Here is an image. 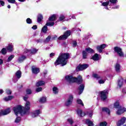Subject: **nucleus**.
Here are the masks:
<instances>
[{
	"instance_id": "obj_15",
	"label": "nucleus",
	"mask_w": 126,
	"mask_h": 126,
	"mask_svg": "<svg viewBox=\"0 0 126 126\" xmlns=\"http://www.w3.org/2000/svg\"><path fill=\"white\" fill-rule=\"evenodd\" d=\"M126 111V109L124 107H120V108L118 109L117 110L116 114L117 115H122V114H123L124 112Z\"/></svg>"
},
{
	"instance_id": "obj_56",
	"label": "nucleus",
	"mask_w": 126,
	"mask_h": 126,
	"mask_svg": "<svg viewBox=\"0 0 126 126\" xmlns=\"http://www.w3.org/2000/svg\"><path fill=\"white\" fill-rule=\"evenodd\" d=\"M0 4H1V5L3 6V5H4V2L2 0H0Z\"/></svg>"
},
{
	"instance_id": "obj_2",
	"label": "nucleus",
	"mask_w": 126,
	"mask_h": 126,
	"mask_svg": "<svg viewBox=\"0 0 126 126\" xmlns=\"http://www.w3.org/2000/svg\"><path fill=\"white\" fill-rule=\"evenodd\" d=\"M30 109V102L27 101L25 104V108H23L21 105H18L13 108L14 113L16 116H18L19 114L23 115V114H26L27 111Z\"/></svg>"
},
{
	"instance_id": "obj_1",
	"label": "nucleus",
	"mask_w": 126,
	"mask_h": 126,
	"mask_svg": "<svg viewBox=\"0 0 126 126\" xmlns=\"http://www.w3.org/2000/svg\"><path fill=\"white\" fill-rule=\"evenodd\" d=\"M69 54L68 53H61L60 54L59 57L56 60L54 63L56 66L59 64L62 65V66L66 65L67 63V61L69 59Z\"/></svg>"
},
{
	"instance_id": "obj_44",
	"label": "nucleus",
	"mask_w": 126,
	"mask_h": 126,
	"mask_svg": "<svg viewBox=\"0 0 126 126\" xmlns=\"http://www.w3.org/2000/svg\"><path fill=\"white\" fill-rule=\"evenodd\" d=\"M2 55H5L6 54V49L5 48H3L0 51Z\"/></svg>"
},
{
	"instance_id": "obj_61",
	"label": "nucleus",
	"mask_w": 126,
	"mask_h": 126,
	"mask_svg": "<svg viewBox=\"0 0 126 126\" xmlns=\"http://www.w3.org/2000/svg\"><path fill=\"white\" fill-rule=\"evenodd\" d=\"M3 93V90H0V95H1Z\"/></svg>"
},
{
	"instance_id": "obj_59",
	"label": "nucleus",
	"mask_w": 126,
	"mask_h": 126,
	"mask_svg": "<svg viewBox=\"0 0 126 126\" xmlns=\"http://www.w3.org/2000/svg\"><path fill=\"white\" fill-rule=\"evenodd\" d=\"M119 7H120V6L119 5H117V6L113 7V8L114 9H118V8H119Z\"/></svg>"
},
{
	"instance_id": "obj_26",
	"label": "nucleus",
	"mask_w": 126,
	"mask_h": 126,
	"mask_svg": "<svg viewBox=\"0 0 126 126\" xmlns=\"http://www.w3.org/2000/svg\"><path fill=\"white\" fill-rule=\"evenodd\" d=\"M115 67L117 72H120V70L121 69V65H120V64H119L118 63H116Z\"/></svg>"
},
{
	"instance_id": "obj_29",
	"label": "nucleus",
	"mask_w": 126,
	"mask_h": 126,
	"mask_svg": "<svg viewBox=\"0 0 126 126\" xmlns=\"http://www.w3.org/2000/svg\"><path fill=\"white\" fill-rule=\"evenodd\" d=\"M102 111L103 112H106V113H107L109 115L111 114V111H110V110L107 107L102 108Z\"/></svg>"
},
{
	"instance_id": "obj_41",
	"label": "nucleus",
	"mask_w": 126,
	"mask_h": 126,
	"mask_svg": "<svg viewBox=\"0 0 126 126\" xmlns=\"http://www.w3.org/2000/svg\"><path fill=\"white\" fill-rule=\"evenodd\" d=\"M64 18H65V17L63 16V15H61L59 17V21H63V20H64Z\"/></svg>"
},
{
	"instance_id": "obj_42",
	"label": "nucleus",
	"mask_w": 126,
	"mask_h": 126,
	"mask_svg": "<svg viewBox=\"0 0 126 126\" xmlns=\"http://www.w3.org/2000/svg\"><path fill=\"white\" fill-rule=\"evenodd\" d=\"M20 121H21V118L19 117H17L15 120V123L17 124V123H19L20 122Z\"/></svg>"
},
{
	"instance_id": "obj_3",
	"label": "nucleus",
	"mask_w": 126,
	"mask_h": 126,
	"mask_svg": "<svg viewBox=\"0 0 126 126\" xmlns=\"http://www.w3.org/2000/svg\"><path fill=\"white\" fill-rule=\"evenodd\" d=\"M66 80L68 81V82H69L70 83L71 82H77V83H79V84H80V83H82V77L81 76H79L78 78H75L72 77V76H66L65 77Z\"/></svg>"
},
{
	"instance_id": "obj_28",
	"label": "nucleus",
	"mask_w": 126,
	"mask_h": 126,
	"mask_svg": "<svg viewBox=\"0 0 126 126\" xmlns=\"http://www.w3.org/2000/svg\"><path fill=\"white\" fill-rule=\"evenodd\" d=\"M124 83V80L121 78L118 81V86L122 87L123 84Z\"/></svg>"
},
{
	"instance_id": "obj_55",
	"label": "nucleus",
	"mask_w": 126,
	"mask_h": 126,
	"mask_svg": "<svg viewBox=\"0 0 126 126\" xmlns=\"http://www.w3.org/2000/svg\"><path fill=\"white\" fill-rule=\"evenodd\" d=\"M88 115L89 116V117H92V116H93V112L91 111L89 113H88Z\"/></svg>"
},
{
	"instance_id": "obj_58",
	"label": "nucleus",
	"mask_w": 126,
	"mask_h": 126,
	"mask_svg": "<svg viewBox=\"0 0 126 126\" xmlns=\"http://www.w3.org/2000/svg\"><path fill=\"white\" fill-rule=\"evenodd\" d=\"M55 53H51L50 54V58H52V57H54V56H55Z\"/></svg>"
},
{
	"instance_id": "obj_9",
	"label": "nucleus",
	"mask_w": 126,
	"mask_h": 126,
	"mask_svg": "<svg viewBox=\"0 0 126 126\" xmlns=\"http://www.w3.org/2000/svg\"><path fill=\"white\" fill-rule=\"evenodd\" d=\"M89 66V65H88V64H84L83 65H79L77 67V71H80V70H83L84 69H86V68H87V67H88Z\"/></svg>"
},
{
	"instance_id": "obj_18",
	"label": "nucleus",
	"mask_w": 126,
	"mask_h": 126,
	"mask_svg": "<svg viewBox=\"0 0 126 126\" xmlns=\"http://www.w3.org/2000/svg\"><path fill=\"white\" fill-rule=\"evenodd\" d=\"M25 60H26V56L24 55H22L18 59V62L19 63H22Z\"/></svg>"
},
{
	"instance_id": "obj_7",
	"label": "nucleus",
	"mask_w": 126,
	"mask_h": 126,
	"mask_svg": "<svg viewBox=\"0 0 126 126\" xmlns=\"http://www.w3.org/2000/svg\"><path fill=\"white\" fill-rule=\"evenodd\" d=\"M21 71L18 70L15 73V76L13 78L14 82H17L18 80L21 77Z\"/></svg>"
},
{
	"instance_id": "obj_43",
	"label": "nucleus",
	"mask_w": 126,
	"mask_h": 126,
	"mask_svg": "<svg viewBox=\"0 0 126 126\" xmlns=\"http://www.w3.org/2000/svg\"><path fill=\"white\" fill-rule=\"evenodd\" d=\"M93 77L94 78H97V79H99V78H101V77L98 75L97 74H94L93 75Z\"/></svg>"
},
{
	"instance_id": "obj_31",
	"label": "nucleus",
	"mask_w": 126,
	"mask_h": 126,
	"mask_svg": "<svg viewBox=\"0 0 126 126\" xmlns=\"http://www.w3.org/2000/svg\"><path fill=\"white\" fill-rule=\"evenodd\" d=\"M47 101V98L46 97H42L40 98L39 102L40 103H46V101Z\"/></svg>"
},
{
	"instance_id": "obj_10",
	"label": "nucleus",
	"mask_w": 126,
	"mask_h": 126,
	"mask_svg": "<svg viewBox=\"0 0 126 126\" xmlns=\"http://www.w3.org/2000/svg\"><path fill=\"white\" fill-rule=\"evenodd\" d=\"M41 113V110H36L32 112L31 117L32 118H36Z\"/></svg>"
},
{
	"instance_id": "obj_46",
	"label": "nucleus",
	"mask_w": 126,
	"mask_h": 126,
	"mask_svg": "<svg viewBox=\"0 0 126 126\" xmlns=\"http://www.w3.org/2000/svg\"><path fill=\"white\" fill-rule=\"evenodd\" d=\"M26 22L27 23H28V24H31L32 23V20H31V19L28 18V19H27L26 20Z\"/></svg>"
},
{
	"instance_id": "obj_12",
	"label": "nucleus",
	"mask_w": 126,
	"mask_h": 126,
	"mask_svg": "<svg viewBox=\"0 0 126 126\" xmlns=\"http://www.w3.org/2000/svg\"><path fill=\"white\" fill-rule=\"evenodd\" d=\"M72 100H73V96L72 95H69L68 99L65 103L66 106H69L71 105L72 103Z\"/></svg>"
},
{
	"instance_id": "obj_50",
	"label": "nucleus",
	"mask_w": 126,
	"mask_h": 126,
	"mask_svg": "<svg viewBox=\"0 0 126 126\" xmlns=\"http://www.w3.org/2000/svg\"><path fill=\"white\" fill-rule=\"evenodd\" d=\"M42 90H43V89H42L41 87L37 88L36 89V92H41V91H42Z\"/></svg>"
},
{
	"instance_id": "obj_23",
	"label": "nucleus",
	"mask_w": 126,
	"mask_h": 126,
	"mask_svg": "<svg viewBox=\"0 0 126 126\" xmlns=\"http://www.w3.org/2000/svg\"><path fill=\"white\" fill-rule=\"evenodd\" d=\"M6 50L9 52H12L13 51V45L9 44L6 47Z\"/></svg>"
},
{
	"instance_id": "obj_4",
	"label": "nucleus",
	"mask_w": 126,
	"mask_h": 126,
	"mask_svg": "<svg viewBox=\"0 0 126 126\" xmlns=\"http://www.w3.org/2000/svg\"><path fill=\"white\" fill-rule=\"evenodd\" d=\"M39 51L38 49L36 48H32V49H25L24 51V54H28V56L29 55H35L37 53V52Z\"/></svg>"
},
{
	"instance_id": "obj_62",
	"label": "nucleus",
	"mask_w": 126,
	"mask_h": 126,
	"mask_svg": "<svg viewBox=\"0 0 126 126\" xmlns=\"http://www.w3.org/2000/svg\"><path fill=\"white\" fill-rule=\"evenodd\" d=\"M3 63V61H2V60L0 59V65L2 64Z\"/></svg>"
},
{
	"instance_id": "obj_13",
	"label": "nucleus",
	"mask_w": 126,
	"mask_h": 126,
	"mask_svg": "<svg viewBox=\"0 0 126 126\" xmlns=\"http://www.w3.org/2000/svg\"><path fill=\"white\" fill-rule=\"evenodd\" d=\"M126 118L125 117H122L118 122L117 126H123L125 123H126Z\"/></svg>"
},
{
	"instance_id": "obj_21",
	"label": "nucleus",
	"mask_w": 126,
	"mask_h": 126,
	"mask_svg": "<svg viewBox=\"0 0 126 126\" xmlns=\"http://www.w3.org/2000/svg\"><path fill=\"white\" fill-rule=\"evenodd\" d=\"M77 114L80 117H84L85 116V113L83 112L81 110H78L77 111Z\"/></svg>"
},
{
	"instance_id": "obj_37",
	"label": "nucleus",
	"mask_w": 126,
	"mask_h": 126,
	"mask_svg": "<svg viewBox=\"0 0 126 126\" xmlns=\"http://www.w3.org/2000/svg\"><path fill=\"white\" fill-rule=\"evenodd\" d=\"M77 104H79V105H81L82 106H84V104H83L82 100H81V99H78L77 100Z\"/></svg>"
},
{
	"instance_id": "obj_47",
	"label": "nucleus",
	"mask_w": 126,
	"mask_h": 126,
	"mask_svg": "<svg viewBox=\"0 0 126 126\" xmlns=\"http://www.w3.org/2000/svg\"><path fill=\"white\" fill-rule=\"evenodd\" d=\"M109 1L111 4H115L117 3V1H118V0H110Z\"/></svg>"
},
{
	"instance_id": "obj_33",
	"label": "nucleus",
	"mask_w": 126,
	"mask_h": 126,
	"mask_svg": "<svg viewBox=\"0 0 126 126\" xmlns=\"http://www.w3.org/2000/svg\"><path fill=\"white\" fill-rule=\"evenodd\" d=\"M43 19V16L41 14H39L37 16V22H41Z\"/></svg>"
},
{
	"instance_id": "obj_64",
	"label": "nucleus",
	"mask_w": 126,
	"mask_h": 126,
	"mask_svg": "<svg viewBox=\"0 0 126 126\" xmlns=\"http://www.w3.org/2000/svg\"><path fill=\"white\" fill-rule=\"evenodd\" d=\"M19 1H21V2H24V1H25V0H18Z\"/></svg>"
},
{
	"instance_id": "obj_48",
	"label": "nucleus",
	"mask_w": 126,
	"mask_h": 126,
	"mask_svg": "<svg viewBox=\"0 0 126 126\" xmlns=\"http://www.w3.org/2000/svg\"><path fill=\"white\" fill-rule=\"evenodd\" d=\"M100 126H107V122H103L100 123Z\"/></svg>"
},
{
	"instance_id": "obj_60",
	"label": "nucleus",
	"mask_w": 126,
	"mask_h": 126,
	"mask_svg": "<svg viewBox=\"0 0 126 126\" xmlns=\"http://www.w3.org/2000/svg\"><path fill=\"white\" fill-rule=\"evenodd\" d=\"M28 99V96H24V100L25 101H27V99Z\"/></svg>"
},
{
	"instance_id": "obj_30",
	"label": "nucleus",
	"mask_w": 126,
	"mask_h": 126,
	"mask_svg": "<svg viewBox=\"0 0 126 126\" xmlns=\"http://www.w3.org/2000/svg\"><path fill=\"white\" fill-rule=\"evenodd\" d=\"M86 52L89 53L90 54H92V53H94V50L89 47L86 49Z\"/></svg>"
},
{
	"instance_id": "obj_49",
	"label": "nucleus",
	"mask_w": 126,
	"mask_h": 126,
	"mask_svg": "<svg viewBox=\"0 0 126 126\" xmlns=\"http://www.w3.org/2000/svg\"><path fill=\"white\" fill-rule=\"evenodd\" d=\"M68 123H69L71 125H72L73 124V120H72V119L70 118L67 119Z\"/></svg>"
},
{
	"instance_id": "obj_38",
	"label": "nucleus",
	"mask_w": 126,
	"mask_h": 126,
	"mask_svg": "<svg viewBox=\"0 0 126 126\" xmlns=\"http://www.w3.org/2000/svg\"><path fill=\"white\" fill-rule=\"evenodd\" d=\"M108 4H110V1H109L102 2V3L101 4V5H102V6H108Z\"/></svg>"
},
{
	"instance_id": "obj_8",
	"label": "nucleus",
	"mask_w": 126,
	"mask_h": 126,
	"mask_svg": "<svg viewBox=\"0 0 126 126\" xmlns=\"http://www.w3.org/2000/svg\"><path fill=\"white\" fill-rule=\"evenodd\" d=\"M108 92H109L108 91V90H105L100 93L101 99L102 100V101H104V100H106L107 99V94H108Z\"/></svg>"
},
{
	"instance_id": "obj_22",
	"label": "nucleus",
	"mask_w": 126,
	"mask_h": 126,
	"mask_svg": "<svg viewBox=\"0 0 126 126\" xmlns=\"http://www.w3.org/2000/svg\"><path fill=\"white\" fill-rule=\"evenodd\" d=\"M49 21H55V20H57V15H53L51 17L49 18Z\"/></svg>"
},
{
	"instance_id": "obj_51",
	"label": "nucleus",
	"mask_w": 126,
	"mask_h": 126,
	"mask_svg": "<svg viewBox=\"0 0 126 126\" xmlns=\"http://www.w3.org/2000/svg\"><path fill=\"white\" fill-rule=\"evenodd\" d=\"M26 92H27V94H32V91H31V89H28L26 91Z\"/></svg>"
},
{
	"instance_id": "obj_53",
	"label": "nucleus",
	"mask_w": 126,
	"mask_h": 126,
	"mask_svg": "<svg viewBox=\"0 0 126 126\" xmlns=\"http://www.w3.org/2000/svg\"><path fill=\"white\" fill-rule=\"evenodd\" d=\"M8 1L10 3H15V0H8Z\"/></svg>"
},
{
	"instance_id": "obj_24",
	"label": "nucleus",
	"mask_w": 126,
	"mask_h": 126,
	"mask_svg": "<svg viewBox=\"0 0 126 126\" xmlns=\"http://www.w3.org/2000/svg\"><path fill=\"white\" fill-rule=\"evenodd\" d=\"M53 93L55 95H57L59 93V89H58L56 87H54L52 89Z\"/></svg>"
},
{
	"instance_id": "obj_36",
	"label": "nucleus",
	"mask_w": 126,
	"mask_h": 126,
	"mask_svg": "<svg viewBox=\"0 0 126 126\" xmlns=\"http://www.w3.org/2000/svg\"><path fill=\"white\" fill-rule=\"evenodd\" d=\"M83 58L87 59V52L85 51H83Z\"/></svg>"
},
{
	"instance_id": "obj_20",
	"label": "nucleus",
	"mask_w": 126,
	"mask_h": 126,
	"mask_svg": "<svg viewBox=\"0 0 126 126\" xmlns=\"http://www.w3.org/2000/svg\"><path fill=\"white\" fill-rule=\"evenodd\" d=\"M43 85H45V82L43 81H39L36 83V86L37 87H39V86H43Z\"/></svg>"
},
{
	"instance_id": "obj_32",
	"label": "nucleus",
	"mask_w": 126,
	"mask_h": 126,
	"mask_svg": "<svg viewBox=\"0 0 126 126\" xmlns=\"http://www.w3.org/2000/svg\"><path fill=\"white\" fill-rule=\"evenodd\" d=\"M114 108L116 109H120V108H122V107L120 106V103H119L118 101H117L114 103Z\"/></svg>"
},
{
	"instance_id": "obj_17",
	"label": "nucleus",
	"mask_w": 126,
	"mask_h": 126,
	"mask_svg": "<svg viewBox=\"0 0 126 126\" xmlns=\"http://www.w3.org/2000/svg\"><path fill=\"white\" fill-rule=\"evenodd\" d=\"M13 98H14V97L13 96L9 95L7 97H5L3 99L4 100V101H5V102H7L8 101H10V100H12V99H13Z\"/></svg>"
},
{
	"instance_id": "obj_19",
	"label": "nucleus",
	"mask_w": 126,
	"mask_h": 126,
	"mask_svg": "<svg viewBox=\"0 0 126 126\" xmlns=\"http://www.w3.org/2000/svg\"><path fill=\"white\" fill-rule=\"evenodd\" d=\"M79 95H80L83 92V90H84V85L83 84H81L79 87Z\"/></svg>"
},
{
	"instance_id": "obj_35",
	"label": "nucleus",
	"mask_w": 126,
	"mask_h": 126,
	"mask_svg": "<svg viewBox=\"0 0 126 126\" xmlns=\"http://www.w3.org/2000/svg\"><path fill=\"white\" fill-rule=\"evenodd\" d=\"M14 58V55H11L8 58V59L7 60V62L8 63H9V62H11V61H12V59H13Z\"/></svg>"
},
{
	"instance_id": "obj_16",
	"label": "nucleus",
	"mask_w": 126,
	"mask_h": 126,
	"mask_svg": "<svg viewBox=\"0 0 126 126\" xmlns=\"http://www.w3.org/2000/svg\"><path fill=\"white\" fill-rule=\"evenodd\" d=\"M32 73H34V74H37L40 72V69L39 68H37L34 66H32Z\"/></svg>"
},
{
	"instance_id": "obj_40",
	"label": "nucleus",
	"mask_w": 126,
	"mask_h": 126,
	"mask_svg": "<svg viewBox=\"0 0 126 126\" xmlns=\"http://www.w3.org/2000/svg\"><path fill=\"white\" fill-rule=\"evenodd\" d=\"M51 35H49L45 40V43H48V42H50L51 40Z\"/></svg>"
},
{
	"instance_id": "obj_14",
	"label": "nucleus",
	"mask_w": 126,
	"mask_h": 126,
	"mask_svg": "<svg viewBox=\"0 0 126 126\" xmlns=\"http://www.w3.org/2000/svg\"><path fill=\"white\" fill-rule=\"evenodd\" d=\"M106 48V44H103L101 45H99L97 46L96 49L99 53H102L103 52V50Z\"/></svg>"
},
{
	"instance_id": "obj_11",
	"label": "nucleus",
	"mask_w": 126,
	"mask_h": 126,
	"mask_svg": "<svg viewBox=\"0 0 126 126\" xmlns=\"http://www.w3.org/2000/svg\"><path fill=\"white\" fill-rule=\"evenodd\" d=\"M10 108H7L5 110H0V116H5L10 113Z\"/></svg>"
},
{
	"instance_id": "obj_5",
	"label": "nucleus",
	"mask_w": 126,
	"mask_h": 126,
	"mask_svg": "<svg viewBox=\"0 0 126 126\" xmlns=\"http://www.w3.org/2000/svg\"><path fill=\"white\" fill-rule=\"evenodd\" d=\"M69 36H70V31L65 32L63 35H62L58 37V40H66V39H67V37Z\"/></svg>"
},
{
	"instance_id": "obj_6",
	"label": "nucleus",
	"mask_w": 126,
	"mask_h": 126,
	"mask_svg": "<svg viewBox=\"0 0 126 126\" xmlns=\"http://www.w3.org/2000/svg\"><path fill=\"white\" fill-rule=\"evenodd\" d=\"M115 53H117L119 57H123L124 56V52H123V50L122 48L119 47H115L114 48Z\"/></svg>"
},
{
	"instance_id": "obj_25",
	"label": "nucleus",
	"mask_w": 126,
	"mask_h": 126,
	"mask_svg": "<svg viewBox=\"0 0 126 126\" xmlns=\"http://www.w3.org/2000/svg\"><path fill=\"white\" fill-rule=\"evenodd\" d=\"M92 60L94 61H99V56L98 55V54L95 53L94 55L92 57Z\"/></svg>"
},
{
	"instance_id": "obj_54",
	"label": "nucleus",
	"mask_w": 126,
	"mask_h": 126,
	"mask_svg": "<svg viewBox=\"0 0 126 126\" xmlns=\"http://www.w3.org/2000/svg\"><path fill=\"white\" fill-rule=\"evenodd\" d=\"M77 46V42L76 41H74L73 42V47H76Z\"/></svg>"
},
{
	"instance_id": "obj_27",
	"label": "nucleus",
	"mask_w": 126,
	"mask_h": 126,
	"mask_svg": "<svg viewBox=\"0 0 126 126\" xmlns=\"http://www.w3.org/2000/svg\"><path fill=\"white\" fill-rule=\"evenodd\" d=\"M86 123L88 126H94V124H93V122L90 120L87 119L86 121Z\"/></svg>"
},
{
	"instance_id": "obj_63",
	"label": "nucleus",
	"mask_w": 126,
	"mask_h": 126,
	"mask_svg": "<svg viewBox=\"0 0 126 126\" xmlns=\"http://www.w3.org/2000/svg\"><path fill=\"white\" fill-rule=\"evenodd\" d=\"M57 38H58V36H57V35H54V37H53V39H57Z\"/></svg>"
},
{
	"instance_id": "obj_52",
	"label": "nucleus",
	"mask_w": 126,
	"mask_h": 126,
	"mask_svg": "<svg viewBox=\"0 0 126 126\" xmlns=\"http://www.w3.org/2000/svg\"><path fill=\"white\" fill-rule=\"evenodd\" d=\"M6 93L8 94V95H10L11 94V91H10V90L9 89H7L6 90Z\"/></svg>"
},
{
	"instance_id": "obj_39",
	"label": "nucleus",
	"mask_w": 126,
	"mask_h": 126,
	"mask_svg": "<svg viewBox=\"0 0 126 126\" xmlns=\"http://www.w3.org/2000/svg\"><path fill=\"white\" fill-rule=\"evenodd\" d=\"M47 26H54L55 25L54 22H47L46 24Z\"/></svg>"
},
{
	"instance_id": "obj_34",
	"label": "nucleus",
	"mask_w": 126,
	"mask_h": 126,
	"mask_svg": "<svg viewBox=\"0 0 126 126\" xmlns=\"http://www.w3.org/2000/svg\"><path fill=\"white\" fill-rule=\"evenodd\" d=\"M42 31L44 33H46L47 31H48V27H47V25L44 26L42 29Z\"/></svg>"
},
{
	"instance_id": "obj_45",
	"label": "nucleus",
	"mask_w": 126,
	"mask_h": 126,
	"mask_svg": "<svg viewBox=\"0 0 126 126\" xmlns=\"http://www.w3.org/2000/svg\"><path fill=\"white\" fill-rule=\"evenodd\" d=\"M105 81H106V79H100L98 81V83L99 84H104Z\"/></svg>"
},
{
	"instance_id": "obj_57",
	"label": "nucleus",
	"mask_w": 126,
	"mask_h": 126,
	"mask_svg": "<svg viewBox=\"0 0 126 126\" xmlns=\"http://www.w3.org/2000/svg\"><path fill=\"white\" fill-rule=\"evenodd\" d=\"M32 29H33V30H36V29H37V26L36 25H34L32 27Z\"/></svg>"
}]
</instances>
